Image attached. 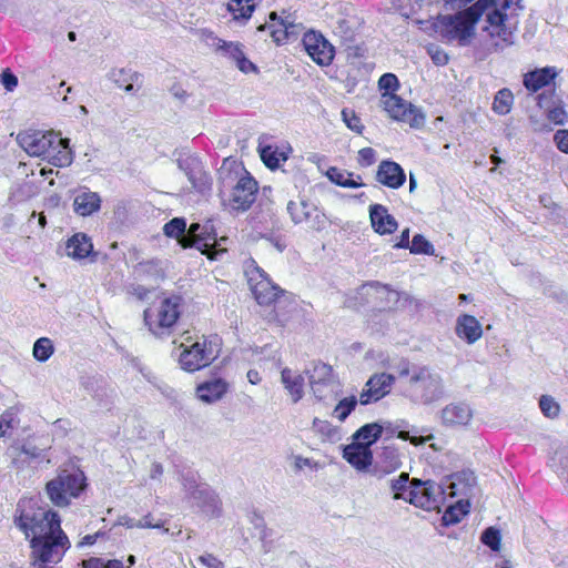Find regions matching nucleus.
Wrapping results in <instances>:
<instances>
[{"label": "nucleus", "instance_id": "obj_53", "mask_svg": "<svg viewBox=\"0 0 568 568\" xmlns=\"http://www.w3.org/2000/svg\"><path fill=\"white\" fill-rule=\"evenodd\" d=\"M397 437L403 440H409L410 444L415 446H420L426 444L427 442L434 439V435L429 434L427 436H410L407 430H399Z\"/></svg>", "mask_w": 568, "mask_h": 568}, {"label": "nucleus", "instance_id": "obj_41", "mask_svg": "<svg viewBox=\"0 0 568 568\" xmlns=\"http://www.w3.org/2000/svg\"><path fill=\"white\" fill-rule=\"evenodd\" d=\"M33 356L39 362H45L53 354V344L50 338L41 337L33 345Z\"/></svg>", "mask_w": 568, "mask_h": 568}, {"label": "nucleus", "instance_id": "obj_8", "mask_svg": "<svg viewBox=\"0 0 568 568\" xmlns=\"http://www.w3.org/2000/svg\"><path fill=\"white\" fill-rule=\"evenodd\" d=\"M307 374L311 389L318 402L331 404L342 395V385L329 365L318 363Z\"/></svg>", "mask_w": 568, "mask_h": 568}, {"label": "nucleus", "instance_id": "obj_56", "mask_svg": "<svg viewBox=\"0 0 568 568\" xmlns=\"http://www.w3.org/2000/svg\"><path fill=\"white\" fill-rule=\"evenodd\" d=\"M0 82L8 91H12L18 85V78L9 70H4L0 74Z\"/></svg>", "mask_w": 568, "mask_h": 568}, {"label": "nucleus", "instance_id": "obj_29", "mask_svg": "<svg viewBox=\"0 0 568 568\" xmlns=\"http://www.w3.org/2000/svg\"><path fill=\"white\" fill-rule=\"evenodd\" d=\"M109 78L119 88H122L126 93L130 94H135L141 88V75L138 72L131 70H112L109 74Z\"/></svg>", "mask_w": 568, "mask_h": 568}, {"label": "nucleus", "instance_id": "obj_11", "mask_svg": "<svg viewBox=\"0 0 568 568\" xmlns=\"http://www.w3.org/2000/svg\"><path fill=\"white\" fill-rule=\"evenodd\" d=\"M381 104L389 116L397 121L408 122L414 128H418L424 123L423 114L414 105L407 103L395 93L383 92Z\"/></svg>", "mask_w": 568, "mask_h": 568}, {"label": "nucleus", "instance_id": "obj_20", "mask_svg": "<svg viewBox=\"0 0 568 568\" xmlns=\"http://www.w3.org/2000/svg\"><path fill=\"white\" fill-rule=\"evenodd\" d=\"M395 381L392 374L379 373L374 374L365 384L359 396V403L367 405L377 402L390 392V387Z\"/></svg>", "mask_w": 568, "mask_h": 568}, {"label": "nucleus", "instance_id": "obj_33", "mask_svg": "<svg viewBox=\"0 0 568 568\" xmlns=\"http://www.w3.org/2000/svg\"><path fill=\"white\" fill-rule=\"evenodd\" d=\"M476 478L473 473H462L453 477L449 494L453 496H469L475 485Z\"/></svg>", "mask_w": 568, "mask_h": 568}, {"label": "nucleus", "instance_id": "obj_19", "mask_svg": "<svg viewBox=\"0 0 568 568\" xmlns=\"http://www.w3.org/2000/svg\"><path fill=\"white\" fill-rule=\"evenodd\" d=\"M182 485L187 494L206 507L205 511H210L212 515L217 511L220 504L217 496L206 485H199L193 473L183 476Z\"/></svg>", "mask_w": 568, "mask_h": 568}, {"label": "nucleus", "instance_id": "obj_27", "mask_svg": "<svg viewBox=\"0 0 568 568\" xmlns=\"http://www.w3.org/2000/svg\"><path fill=\"white\" fill-rule=\"evenodd\" d=\"M456 334L458 337L467 341V343L473 344L479 339L483 334L481 325L476 317L471 315H460L456 323Z\"/></svg>", "mask_w": 568, "mask_h": 568}, {"label": "nucleus", "instance_id": "obj_18", "mask_svg": "<svg viewBox=\"0 0 568 568\" xmlns=\"http://www.w3.org/2000/svg\"><path fill=\"white\" fill-rule=\"evenodd\" d=\"M248 284L260 305H270L277 298L278 293L282 292L260 267H255L248 273Z\"/></svg>", "mask_w": 568, "mask_h": 568}, {"label": "nucleus", "instance_id": "obj_6", "mask_svg": "<svg viewBox=\"0 0 568 568\" xmlns=\"http://www.w3.org/2000/svg\"><path fill=\"white\" fill-rule=\"evenodd\" d=\"M85 476L81 470L63 469L45 485V494L57 507H68L84 490Z\"/></svg>", "mask_w": 568, "mask_h": 568}, {"label": "nucleus", "instance_id": "obj_35", "mask_svg": "<svg viewBox=\"0 0 568 568\" xmlns=\"http://www.w3.org/2000/svg\"><path fill=\"white\" fill-rule=\"evenodd\" d=\"M469 511V503L458 500L455 505H450L444 513L442 520L446 526L459 523Z\"/></svg>", "mask_w": 568, "mask_h": 568}, {"label": "nucleus", "instance_id": "obj_60", "mask_svg": "<svg viewBox=\"0 0 568 568\" xmlns=\"http://www.w3.org/2000/svg\"><path fill=\"white\" fill-rule=\"evenodd\" d=\"M235 63L237 68L244 73L256 71V67L245 57L244 53L235 61Z\"/></svg>", "mask_w": 568, "mask_h": 568}, {"label": "nucleus", "instance_id": "obj_64", "mask_svg": "<svg viewBox=\"0 0 568 568\" xmlns=\"http://www.w3.org/2000/svg\"><path fill=\"white\" fill-rule=\"evenodd\" d=\"M163 475V466L160 463H153L150 469V477L159 479Z\"/></svg>", "mask_w": 568, "mask_h": 568}, {"label": "nucleus", "instance_id": "obj_54", "mask_svg": "<svg viewBox=\"0 0 568 568\" xmlns=\"http://www.w3.org/2000/svg\"><path fill=\"white\" fill-rule=\"evenodd\" d=\"M481 541L493 551H497V527H489L481 534Z\"/></svg>", "mask_w": 568, "mask_h": 568}, {"label": "nucleus", "instance_id": "obj_42", "mask_svg": "<svg viewBox=\"0 0 568 568\" xmlns=\"http://www.w3.org/2000/svg\"><path fill=\"white\" fill-rule=\"evenodd\" d=\"M313 429L323 436V439L334 442L338 439V430L327 420L314 418Z\"/></svg>", "mask_w": 568, "mask_h": 568}, {"label": "nucleus", "instance_id": "obj_1", "mask_svg": "<svg viewBox=\"0 0 568 568\" xmlns=\"http://www.w3.org/2000/svg\"><path fill=\"white\" fill-rule=\"evenodd\" d=\"M14 523L30 540L36 562H59L70 548L69 538L61 529L60 517L52 509L38 506L32 500L19 503Z\"/></svg>", "mask_w": 568, "mask_h": 568}, {"label": "nucleus", "instance_id": "obj_48", "mask_svg": "<svg viewBox=\"0 0 568 568\" xmlns=\"http://www.w3.org/2000/svg\"><path fill=\"white\" fill-rule=\"evenodd\" d=\"M342 118L348 129L356 133H362L364 125L362 124L361 119L355 114L353 110L343 109Z\"/></svg>", "mask_w": 568, "mask_h": 568}, {"label": "nucleus", "instance_id": "obj_39", "mask_svg": "<svg viewBox=\"0 0 568 568\" xmlns=\"http://www.w3.org/2000/svg\"><path fill=\"white\" fill-rule=\"evenodd\" d=\"M20 420L13 407L8 408L0 415V437L9 435V430L18 427Z\"/></svg>", "mask_w": 568, "mask_h": 568}, {"label": "nucleus", "instance_id": "obj_17", "mask_svg": "<svg viewBox=\"0 0 568 568\" xmlns=\"http://www.w3.org/2000/svg\"><path fill=\"white\" fill-rule=\"evenodd\" d=\"M302 41L305 51L315 63L322 67H327L332 63L335 50L323 34L308 31L303 36Z\"/></svg>", "mask_w": 568, "mask_h": 568}, {"label": "nucleus", "instance_id": "obj_2", "mask_svg": "<svg viewBox=\"0 0 568 568\" xmlns=\"http://www.w3.org/2000/svg\"><path fill=\"white\" fill-rule=\"evenodd\" d=\"M478 23H483L481 30L490 38L497 34V3L494 0H478L466 10L444 16L440 19V34L449 42L466 45Z\"/></svg>", "mask_w": 568, "mask_h": 568}, {"label": "nucleus", "instance_id": "obj_36", "mask_svg": "<svg viewBox=\"0 0 568 568\" xmlns=\"http://www.w3.org/2000/svg\"><path fill=\"white\" fill-rule=\"evenodd\" d=\"M48 161L55 166H67L72 162V155L69 149V139H63L55 151L47 155Z\"/></svg>", "mask_w": 568, "mask_h": 568}, {"label": "nucleus", "instance_id": "obj_37", "mask_svg": "<svg viewBox=\"0 0 568 568\" xmlns=\"http://www.w3.org/2000/svg\"><path fill=\"white\" fill-rule=\"evenodd\" d=\"M255 9L252 0H230L227 10L233 14L235 20H248Z\"/></svg>", "mask_w": 568, "mask_h": 568}, {"label": "nucleus", "instance_id": "obj_40", "mask_svg": "<svg viewBox=\"0 0 568 568\" xmlns=\"http://www.w3.org/2000/svg\"><path fill=\"white\" fill-rule=\"evenodd\" d=\"M381 467L384 474L398 469L402 465L398 454L393 448H385L381 455Z\"/></svg>", "mask_w": 568, "mask_h": 568}, {"label": "nucleus", "instance_id": "obj_49", "mask_svg": "<svg viewBox=\"0 0 568 568\" xmlns=\"http://www.w3.org/2000/svg\"><path fill=\"white\" fill-rule=\"evenodd\" d=\"M378 87L384 92L395 93L399 88L398 79L393 73H385L378 80Z\"/></svg>", "mask_w": 568, "mask_h": 568}, {"label": "nucleus", "instance_id": "obj_57", "mask_svg": "<svg viewBox=\"0 0 568 568\" xmlns=\"http://www.w3.org/2000/svg\"><path fill=\"white\" fill-rule=\"evenodd\" d=\"M557 148L568 154V130H558L554 135Z\"/></svg>", "mask_w": 568, "mask_h": 568}, {"label": "nucleus", "instance_id": "obj_58", "mask_svg": "<svg viewBox=\"0 0 568 568\" xmlns=\"http://www.w3.org/2000/svg\"><path fill=\"white\" fill-rule=\"evenodd\" d=\"M499 568H511L510 565V555L505 547V545L501 544V535L499 534Z\"/></svg>", "mask_w": 568, "mask_h": 568}, {"label": "nucleus", "instance_id": "obj_38", "mask_svg": "<svg viewBox=\"0 0 568 568\" xmlns=\"http://www.w3.org/2000/svg\"><path fill=\"white\" fill-rule=\"evenodd\" d=\"M389 484L394 491V499L408 500V490L410 486L408 473H402L397 478L390 479Z\"/></svg>", "mask_w": 568, "mask_h": 568}, {"label": "nucleus", "instance_id": "obj_23", "mask_svg": "<svg viewBox=\"0 0 568 568\" xmlns=\"http://www.w3.org/2000/svg\"><path fill=\"white\" fill-rule=\"evenodd\" d=\"M558 75L556 67L537 68L524 74V87L530 92H537L549 85Z\"/></svg>", "mask_w": 568, "mask_h": 568}, {"label": "nucleus", "instance_id": "obj_5", "mask_svg": "<svg viewBox=\"0 0 568 568\" xmlns=\"http://www.w3.org/2000/svg\"><path fill=\"white\" fill-rule=\"evenodd\" d=\"M405 395L415 404L432 405L445 396L444 381L427 366L414 367Z\"/></svg>", "mask_w": 568, "mask_h": 568}, {"label": "nucleus", "instance_id": "obj_13", "mask_svg": "<svg viewBox=\"0 0 568 568\" xmlns=\"http://www.w3.org/2000/svg\"><path fill=\"white\" fill-rule=\"evenodd\" d=\"M268 18L270 23L260 26L258 30L264 31L268 29L271 37L276 44L281 45L287 41L295 40L298 37L301 26L295 23L291 14L285 11H283L281 16L276 12H271Z\"/></svg>", "mask_w": 568, "mask_h": 568}, {"label": "nucleus", "instance_id": "obj_59", "mask_svg": "<svg viewBox=\"0 0 568 568\" xmlns=\"http://www.w3.org/2000/svg\"><path fill=\"white\" fill-rule=\"evenodd\" d=\"M199 560L207 568H224L223 562L211 554L201 556Z\"/></svg>", "mask_w": 568, "mask_h": 568}, {"label": "nucleus", "instance_id": "obj_52", "mask_svg": "<svg viewBox=\"0 0 568 568\" xmlns=\"http://www.w3.org/2000/svg\"><path fill=\"white\" fill-rule=\"evenodd\" d=\"M358 164L367 168L376 162V151L373 148H363L358 151Z\"/></svg>", "mask_w": 568, "mask_h": 568}, {"label": "nucleus", "instance_id": "obj_15", "mask_svg": "<svg viewBox=\"0 0 568 568\" xmlns=\"http://www.w3.org/2000/svg\"><path fill=\"white\" fill-rule=\"evenodd\" d=\"M442 487L434 481L413 479L408 490V500L412 505L427 510L438 507Z\"/></svg>", "mask_w": 568, "mask_h": 568}, {"label": "nucleus", "instance_id": "obj_45", "mask_svg": "<svg viewBox=\"0 0 568 568\" xmlns=\"http://www.w3.org/2000/svg\"><path fill=\"white\" fill-rule=\"evenodd\" d=\"M414 254H434L433 244L427 241L422 234H416L413 237L412 244L408 247Z\"/></svg>", "mask_w": 568, "mask_h": 568}, {"label": "nucleus", "instance_id": "obj_44", "mask_svg": "<svg viewBox=\"0 0 568 568\" xmlns=\"http://www.w3.org/2000/svg\"><path fill=\"white\" fill-rule=\"evenodd\" d=\"M539 408L548 418H556L560 412L559 404L549 395H542L539 398Z\"/></svg>", "mask_w": 568, "mask_h": 568}, {"label": "nucleus", "instance_id": "obj_22", "mask_svg": "<svg viewBox=\"0 0 568 568\" xmlns=\"http://www.w3.org/2000/svg\"><path fill=\"white\" fill-rule=\"evenodd\" d=\"M369 219L373 229L381 235L392 234L396 231L398 224L388 210L382 204H373L369 206Z\"/></svg>", "mask_w": 568, "mask_h": 568}, {"label": "nucleus", "instance_id": "obj_16", "mask_svg": "<svg viewBox=\"0 0 568 568\" xmlns=\"http://www.w3.org/2000/svg\"><path fill=\"white\" fill-rule=\"evenodd\" d=\"M257 189V182L246 174L239 179L224 204L230 211H246L255 202Z\"/></svg>", "mask_w": 568, "mask_h": 568}, {"label": "nucleus", "instance_id": "obj_63", "mask_svg": "<svg viewBox=\"0 0 568 568\" xmlns=\"http://www.w3.org/2000/svg\"><path fill=\"white\" fill-rule=\"evenodd\" d=\"M294 464L297 469H303L304 467H316L317 466V464L314 460L306 458V457H302V456H296Z\"/></svg>", "mask_w": 568, "mask_h": 568}, {"label": "nucleus", "instance_id": "obj_51", "mask_svg": "<svg viewBox=\"0 0 568 568\" xmlns=\"http://www.w3.org/2000/svg\"><path fill=\"white\" fill-rule=\"evenodd\" d=\"M514 103V95L509 89L499 90V114H506L510 111Z\"/></svg>", "mask_w": 568, "mask_h": 568}, {"label": "nucleus", "instance_id": "obj_14", "mask_svg": "<svg viewBox=\"0 0 568 568\" xmlns=\"http://www.w3.org/2000/svg\"><path fill=\"white\" fill-rule=\"evenodd\" d=\"M437 418L447 429L468 428L474 419V409L466 402H452L437 413Z\"/></svg>", "mask_w": 568, "mask_h": 568}, {"label": "nucleus", "instance_id": "obj_28", "mask_svg": "<svg viewBox=\"0 0 568 568\" xmlns=\"http://www.w3.org/2000/svg\"><path fill=\"white\" fill-rule=\"evenodd\" d=\"M227 390V384L221 378L204 382L196 387L199 399L211 404L222 398Z\"/></svg>", "mask_w": 568, "mask_h": 568}, {"label": "nucleus", "instance_id": "obj_4", "mask_svg": "<svg viewBox=\"0 0 568 568\" xmlns=\"http://www.w3.org/2000/svg\"><path fill=\"white\" fill-rule=\"evenodd\" d=\"M180 367L185 372H196L209 366L220 353V343L216 337L202 335L195 339L186 336L185 342L178 348Z\"/></svg>", "mask_w": 568, "mask_h": 568}, {"label": "nucleus", "instance_id": "obj_21", "mask_svg": "<svg viewBox=\"0 0 568 568\" xmlns=\"http://www.w3.org/2000/svg\"><path fill=\"white\" fill-rule=\"evenodd\" d=\"M376 180L389 189H399L405 183L406 175L398 163L385 160L378 165Z\"/></svg>", "mask_w": 568, "mask_h": 568}, {"label": "nucleus", "instance_id": "obj_30", "mask_svg": "<svg viewBox=\"0 0 568 568\" xmlns=\"http://www.w3.org/2000/svg\"><path fill=\"white\" fill-rule=\"evenodd\" d=\"M281 382L290 394L292 402L297 403L304 395V376L290 368H284L281 373Z\"/></svg>", "mask_w": 568, "mask_h": 568}, {"label": "nucleus", "instance_id": "obj_25", "mask_svg": "<svg viewBox=\"0 0 568 568\" xmlns=\"http://www.w3.org/2000/svg\"><path fill=\"white\" fill-rule=\"evenodd\" d=\"M538 105L545 109L547 119L556 125H564L567 122V112L562 106V101H554V94L540 93L537 98Z\"/></svg>", "mask_w": 568, "mask_h": 568}, {"label": "nucleus", "instance_id": "obj_26", "mask_svg": "<svg viewBox=\"0 0 568 568\" xmlns=\"http://www.w3.org/2000/svg\"><path fill=\"white\" fill-rule=\"evenodd\" d=\"M101 206V197L97 192L88 189L80 191L73 201L74 212L81 216H89L99 211Z\"/></svg>", "mask_w": 568, "mask_h": 568}, {"label": "nucleus", "instance_id": "obj_61", "mask_svg": "<svg viewBox=\"0 0 568 568\" xmlns=\"http://www.w3.org/2000/svg\"><path fill=\"white\" fill-rule=\"evenodd\" d=\"M129 527H139V528H149V527H160L159 524H153L151 521L150 516H145L141 519H139L136 523H130L128 524Z\"/></svg>", "mask_w": 568, "mask_h": 568}, {"label": "nucleus", "instance_id": "obj_55", "mask_svg": "<svg viewBox=\"0 0 568 568\" xmlns=\"http://www.w3.org/2000/svg\"><path fill=\"white\" fill-rule=\"evenodd\" d=\"M47 449V446H37L31 442H27L21 446V453L30 458H39Z\"/></svg>", "mask_w": 568, "mask_h": 568}, {"label": "nucleus", "instance_id": "obj_46", "mask_svg": "<svg viewBox=\"0 0 568 568\" xmlns=\"http://www.w3.org/2000/svg\"><path fill=\"white\" fill-rule=\"evenodd\" d=\"M83 568H123L122 561L118 559L103 560L102 558H90L82 561Z\"/></svg>", "mask_w": 568, "mask_h": 568}, {"label": "nucleus", "instance_id": "obj_12", "mask_svg": "<svg viewBox=\"0 0 568 568\" xmlns=\"http://www.w3.org/2000/svg\"><path fill=\"white\" fill-rule=\"evenodd\" d=\"M524 10L523 0H503L499 4V48L514 43L518 17Z\"/></svg>", "mask_w": 568, "mask_h": 568}, {"label": "nucleus", "instance_id": "obj_34", "mask_svg": "<svg viewBox=\"0 0 568 568\" xmlns=\"http://www.w3.org/2000/svg\"><path fill=\"white\" fill-rule=\"evenodd\" d=\"M383 427L377 423L366 424L362 426L356 433L353 435L354 443H361L362 445H367L368 448L372 444H374L382 435Z\"/></svg>", "mask_w": 568, "mask_h": 568}, {"label": "nucleus", "instance_id": "obj_3", "mask_svg": "<svg viewBox=\"0 0 568 568\" xmlns=\"http://www.w3.org/2000/svg\"><path fill=\"white\" fill-rule=\"evenodd\" d=\"M163 232L169 237L178 240L183 247H194L210 260H217L225 253L220 248L214 225L211 221L204 224L192 223L186 230V222L182 217H174L163 226Z\"/></svg>", "mask_w": 568, "mask_h": 568}, {"label": "nucleus", "instance_id": "obj_9", "mask_svg": "<svg viewBox=\"0 0 568 568\" xmlns=\"http://www.w3.org/2000/svg\"><path fill=\"white\" fill-rule=\"evenodd\" d=\"M286 211L295 225H305L312 231H323L327 226V217L316 203L305 196L288 201Z\"/></svg>", "mask_w": 568, "mask_h": 568}, {"label": "nucleus", "instance_id": "obj_24", "mask_svg": "<svg viewBox=\"0 0 568 568\" xmlns=\"http://www.w3.org/2000/svg\"><path fill=\"white\" fill-rule=\"evenodd\" d=\"M343 457L358 470L366 469L373 460L371 448L361 443H352L345 446Z\"/></svg>", "mask_w": 568, "mask_h": 568}, {"label": "nucleus", "instance_id": "obj_31", "mask_svg": "<svg viewBox=\"0 0 568 568\" xmlns=\"http://www.w3.org/2000/svg\"><path fill=\"white\" fill-rule=\"evenodd\" d=\"M65 250L68 256L82 260L93 253V244L87 234L77 233L68 240Z\"/></svg>", "mask_w": 568, "mask_h": 568}, {"label": "nucleus", "instance_id": "obj_47", "mask_svg": "<svg viewBox=\"0 0 568 568\" xmlns=\"http://www.w3.org/2000/svg\"><path fill=\"white\" fill-rule=\"evenodd\" d=\"M217 48L225 55H229L231 59H233L234 62L244 53L242 50V44L239 42H226L220 40Z\"/></svg>", "mask_w": 568, "mask_h": 568}, {"label": "nucleus", "instance_id": "obj_10", "mask_svg": "<svg viewBox=\"0 0 568 568\" xmlns=\"http://www.w3.org/2000/svg\"><path fill=\"white\" fill-rule=\"evenodd\" d=\"M63 141L53 132L24 131L17 136L19 145L31 156L47 158Z\"/></svg>", "mask_w": 568, "mask_h": 568}, {"label": "nucleus", "instance_id": "obj_50", "mask_svg": "<svg viewBox=\"0 0 568 568\" xmlns=\"http://www.w3.org/2000/svg\"><path fill=\"white\" fill-rule=\"evenodd\" d=\"M260 155L264 164L270 169H276L280 165V159L272 146H264L260 150Z\"/></svg>", "mask_w": 568, "mask_h": 568}, {"label": "nucleus", "instance_id": "obj_7", "mask_svg": "<svg viewBox=\"0 0 568 568\" xmlns=\"http://www.w3.org/2000/svg\"><path fill=\"white\" fill-rule=\"evenodd\" d=\"M180 316V297L172 296L160 301L158 305L144 311V322L155 336L171 333Z\"/></svg>", "mask_w": 568, "mask_h": 568}, {"label": "nucleus", "instance_id": "obj_32", "mask_svg": "<svg viewBox=\"0 0 568 568\" xmlns=\"http://www.w3.org/2000/svg\"><path fill=\"white\" fill-rule=\"evenodd\" d=\"M326 176L331 182L342 187L356 189L364 185L359 175L355 179L352 172L343 171L334 166L327 170Z\"/></svg>", "mask_w": 568, "mask_h": 568}, {"label": "nucleus", "instance_id": "obj_62", "mask_svg": "<svg viewBox=\"0 0 568 568\" xmlns=\"http://www.w3.org/2000/svg\"><path fill=\"white\" fill-rule=\"evenodd\" d=\"M395 248H408L409 247V229L402 231L399 241L394 245Z\"/></svg>", "mask_w": 568, "mask_h": 568}, {"label": "nucleus", "instance_id": "obj_43", "mask_svg": "<svg viewBox=\"0 0 568 568\" xmlns=\"http://www.w3.org/2000/svg\"><path fill=\"white\" fill-rule=\"evenodd\" d=\"M357 405V398L355 396L343 398L334 408V415L344 422L347 416L354 410Z\"/></svg>", "mask_w": 568, "mask_h": 568}]
</instances>
